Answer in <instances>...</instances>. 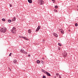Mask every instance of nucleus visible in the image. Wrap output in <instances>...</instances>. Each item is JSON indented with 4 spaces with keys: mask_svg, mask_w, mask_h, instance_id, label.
<instances>
[{
    "mask_svg": "<svg viewBox=\"0 0 78 78\" xmlns=\"http://www.w3.org/2000/svg\"><path fill=\"white\" fill-rule=\"evenodd\" d=\"M6 30L7 29L6 28H5V27H3L1 29L0 31L1 32L4 33L6 32Z\"/></svg>",
    "mask_w": 78,
    "mask_h": 78,
    "instance_id": "f257e3e1",
    "label": "nucleus"
},
{
    "mask_svg": "<svg viewBox=\"0 0 78 78\" xmlns=\"http://www.w3.org/2000/svg\"><path fill=\"white\" fill-rule=\"evenodd\" d=\"M11 32L12 34H16V30L15 27H13L12 29L11 30Z\"/></svg>",
    "mask_w": 78,
    "mask_h": 78,
    "instance_id": "f03ea898",
    "label": "nucleus"
},
{
    "mask_svg": "<svg viewBox=\"0 0 78 78\" xmlns=\"http://www.w3.org/2000/svg\"><path fill=\"white\" fill-rule=\"evenodd\" d=\"M44 2V1L42 0H39L38 1V4L40 5H43Z\"/></svg>",
    "mask_w": 78,
    "mask_h": 78,
    "instance_id": "7ed1b4c3",
    "label": "nucleus"
},
{
    "mask_svg": "<svg viewBox=\"0 0 78 78\" xmlns=\"http://www.w3.org/2000/svg\"><path fill=\"white\" fill-rule=\"evenodd\" d=\"M67 53L66 52H65L64 53H63V56L64 57L67 56Z\"/></svg>",
    "mask_w": 78,
    "mask_h": 78,
    "instance_id": "20e7f679",
    "label": "nucleus"
},
{
    "mask_svg": "<svg viewBox=\"0 0 78 78\" xmlns=\"http://www.w3.org/2000/svg\"><path fill=\"white\" fill-rule=\"evenodd\" d=\"M40 28H41L40 26H38L37 29L36 30V31H38L40 30Z\"/></svg>",
    "mask_w": 78,
    "mask_h": 78,
    "instance_id": "39448f33",
    "label": "nucleus"
},
{
    "mask_svg": "<svg viewBox=\"0 0 78 78\" xmlns=\"http://www.w3.org/2000/svg\"><path fill=\"white\" fill-rule=\"evenodd\" d=\"M59 30H60L62 34H64V30H63V29H59Z\"/></svg>",
    "mask_w": 78,
    "mask_h": 78,
    "instance_id": "423d86ee",
    "label": "nucleus"
},
{
    "mask_svg": "<svg viewBox=\"0 0 78 78\" xmlns=\"http://www.w3.org/2000/svg\"><path fill=\"white\" fill-rule=\"evenodd\" d=\"M20 51L22 53H24V51L23 49H21Z\"/></svg>",
    "mask_w": 78,
    "mask_h": 78,
    "instance_id": "0eeeda50",
    "label": "nucleus"
},
{
    "mask_svg": "<svg viewBox=\"0 0 78 78\" xmlns=\"http://www.w3.org/2000/svg\"><path fill=\"white\" fill-rule=\"evenodd\" d=\"M28 33L29 34L31 33V29H29L28 30Z\"/></svg>",
    "mask_w": 78,
    "mask_h": 78,
    "instance_id": "6e6552de",
    "label": "nucleus"
},
{
    "mask_svg": "<svg viewBox=\"0 0 78 78\" xmlns=\"http://www.w3.org/2000/svg\"><path fill=\"white\" fill-rule=\"evenodd\" d=\"M13 62H14V64H16L17 62V61L16 60H13Z\"/></svg>",
    "mask_w": 78,
    "mask_h": 78,
    "instance_id": "1a4fd4ad",
    "label": "nucleus"
},
{
    "mask_svg": "<svg viewBox=\"0 0 78 78\" xmlns=\"http://www.w3.org/2000/svg\"><path fill=\"white\" fill-rule=\"evenodd\" d=\"M16 20V18L15 17H14L12 20L13 21H15Z\"/></svg>",
    "mask_w": 78,
    "mask_h": 78,
    "instance_id": "9d476101",
    "label": "nucleus"
},
{
    "mask_svg": "<svg viewBox=\"0 0 78 78\" xmlns=\"http://www.w3.org/2000/svg\"><path fill=\"white\" fill-rule=\"evenodd\" d=\"M53 35L56 37H58V35L57 34H54Z\"/></svg>",
    "mask_w": 78,
    "mask_h": 78,
    "instance_id": "9b49d317",
    "label": "nucleus"
},
{
    "mask_svg": "<svg viewBox=\"0 0 78 78\" xmlns=\"http://www.w3.org/2000/svg\"><path fill=\"white\" fill-rule=\"evenodd\" d=\"M46 74L48 76H51V75L48 72L46 73Z\"/></svg>",
    "mask_w": 78,
    "mask_h": 78,
    "instance_id": "f8f14e48",
    "label": "nucleus"
},
{
    "mask_svg": "<svg viewBox=\"0 0 78 78\" xmlns=\"http://www.w3.org/2000/svg\"><path fill=\"white\" fill-rule=\"evenodd\" d=\"M28 2L29 3H32V1L31 0H28Z\"/></svg>",
    "mask_w": 78,
    "mask_h": 78,
    "instance_id": "ddd939ff",
    "label": "nucleus"
},
{
    "mask_svg": "<svg viewBox=\"0 0 78 78\" xmlns=\"http://www.w3.org/2000/svg\"><path fill=\"white\" fill-rule=\"evenodd\" d=\"M40 62V61L39 60H38L37 61V63L38 64H39Z\"/></svg>",
    "mask_w": 78,
    "mask_h": 78,
    "instance_id": "4468645a",
    "label": "nucleus"
},
{
    "mask_svg": "<svg viewBox=\"0 0 78 78\" xmlns=\"http://www.w3.org/2000/svg\"><path fill=\"white\" fill-rule=\"evenodd\" d=\"M23 38L24 39L26 40H27V41L29 40V39H28V38H26V37H24Z\"/></svg>",
    "mask_w": 78,
    "mask_h": 78,
    "instance_id": "2eb2a0df",
    "label": "nucleus"
},
{
    "mask_svg": "<svg viewBox=\"0 0 78 78\" xmlns=\"http://www.w3.org/2000/svg\"><path fill=\"white\" fill-rule=\"evenodd\" d=\"M54 11L55 12H58V11L57 10L54 9Z\"/></svg>",
    "mask_w": 78,
    "mask_h": 78,
    "instance_id": "dca6fc26",
    "label": "nucleus"
},
{
    "mask_svg": "<svg viewBox=\"0 0 78 78\" xmlns=\"http://www.w3.org/2000/svg\"><path fill=\"white\" fill-rule=\"evenodd\" d=\"M2 20L4 22V21H5V19H4V18H3V19H2Z\"/></svg>",
    "mask_w": 78,
    "mask_h": 78,
    "instance_id": "f3484780",
    "label": "nucleus"
},
{
    "mask_svg": "<svg viewBox=\"0 0 78 78\" xmlns=\"http://www.w3.org/2000/svg\"><path fill=\"white\" fill-rule=\"evenodd\" d=\"M8 22H9V23H11V20H8Z\"/></svg>",
    "mask_w": 78,
    "mask_h": 78,
    "instance_id": "a211bd4d",
    "label": "nucleus"
},
{
    "mask_svg": "<svg viewBox=\"0 0 78 78\" xmlns=\"http://www.w3.org/2000/svg\"><path fill=\"white\" fill-rule=\"evenodd\" d=\"M20 37L21 38H24V37H23V36H20Z\"/></svg>",
    "mask_w": 78,
    "mask_h": 78,
    "instance_id": "6ab92c4d",
    "label": "nucleus"
},
{
    "mask_svg": "<svg viewBox=\"0 0 78 78\" xmlns=\"http://www.w3.org/2000/svg\"><path fill=\"white\" fill-rule=\"evenodd\" d=\"M75 25L76 27H77L78 26V24H77V23H76Z\"/></svg>",
    "mask_w": 78,
    "mask_h": 78,
    "instance_id": "aec40b11",
    "label": "nucleus"
},
{
    "mask_svg": "<svg viewBox=\"0 0 78 78\" xmlns=\"http://www.w3.org/2000/svg\"><path fill=\"white\" fill-rule=\"evenodd\" d=\"M56 76H57V77H58V76L59 75V74H58V73H56Z\"/></svg>",
    "mask_w": 78,
    "mask_h": 78,
    "instance_id": "412c9836",
    "label": "nucleus"
},
{
    "mask_svg": "<svg viewBox=\"0 0 78 78\" xmlns=\"http://www.w3.org/2000/svg\"><path fill=\"white\" fill-rule=\"evenodd\" d=\"M58 6L57 5H55V8L56 9L57 8H58Z\"/></svg>",
    "mask_w": 78,
    "mask_h": 78,
    "instance_id": "4be33fe9",
    "label": "nucleus"
},
{
    "mask_svg": "<svg viewBox=\"0 0 78 78\" xmlns=\"http://www.w3.org/2000/svg\"><path fill=\"white\" fill-rule=\"evenodd\" d=\"M41 61V63H42V64H44V62L43 61Z\"/></svg>",
    "mask_w": 78,
    "mask_h": 78,
    "instance_id": "5701e85b",
    "label": "nucleus"
},
{
    "mask_svg": "<svg viewBox=\"0 0 78 78\" xmlns=\"http://www.w3.org/2000/svg\"><path fill=\"white\" fill-rule=\"evenodd\" d=\"M58 45H59L60 46H62V45H61V44H60V43H58Z\"/></svg>",
    "mask_w": 78,
    "mask_h": 78,
    "instance_id": "b1692460",
    "label": "nucleus"
},
{
    "mask_svg": "<svg viewBox=\"0 0 78 78\" xmlns=\"http://www.w3.org/2000/svg\"><path fill=\"white\" fill-rule=\"evenodd\" d=\"M52 1H53V3H54L55 2V0H52Z\"/></svg>",
    "mask_w": 78,
    "mask_h": 78,
    "instance_id": "393cba45",
    "label": "nucleus"
},
{
    "mask_svg": "<svg viewBox=\"0 0 78 78\" xmlns=\"http://www.w3.org/2000/svg\"><path fill=\"white\" fill-rule=\"evenodd\" d=\"M44 73H45L46 74V73H47V72H46V71H45V70L44 71V72H43Z\"/></svg>",
    "mask_w": 78,
    "mask_h": 78,
    "instance_id": "a878e982",
    "label": "nucleus"
},
{
    "mask_svg": "<svg viewBox=\"0 0 78 78\" xmlns=\"http://www.w3.org/2000/svg\"><path fill=\"white\" fill-rule=\"evenodd\" d=\"M27 52H24V54H27Z\"/></svg>",
    "mask_w": 78,
    "mask_h": 78,
    "instance_id": "bb28decb",
    "label": "nucleus"
},
{
    "mask_svg": "<svg viewBox=\"0 0 78 78\" xmlns=\"http://www.w3.org/2000/svg\"><path fill=\"white\" fill-rule=\"evenodd\" d=\"M12 55V53H11L9 55V56H11Z\"/></svg>",
    "mask_w": 78,
    "mask_h": 78,
    "instance_id": "cd10ccee",
    "label": "nucleus"
},
{
    "mask_svg": "<svg viewBox=\"0 0 78 78\" xmlns=\"http://www.w3.org/2000/svg\"><path fill=\"white\" fill-rule=\"evenodd\" d=\"M45 41V40H43V42L44 43Z\"/></svg>",
    "mask_w": 78,
    "mask_h": 78,
    "instance_id": "c85d7f7f",
    "label": "nucleus"
},
{
    "mask_svg": "<svg viewBox=\"0 0 78 78\" xmlns=\"http://www.w3.org/2000/svg\"><path fill=\"white\" fill-rule=\"evenodd\" d=\"M43 77V78H46V77L44 76Z\"/></svg>",
    "mask_w": 78,
    "mask_h": 78,
    "instance_id": "c756f323",
    "label": "nucleus"
},
{
    "mask_svg": "<svg viewBox=\"0 0 78 78\" xmlns=\"http://www.w3.org/2000/svg\"><path fill=\"white\" fill-rule=\"evenodd\" d=\"M10 7H11L12 6V5L10 4Z\"/></svg>",
    "mask_w": 78,
    "mask_h": 78,
    "instance_id": "7c9ffc66",
    "label": "nucleus"
},
{
    "mask_svg": "<svg viewBox=\"0 0 78 78\" xmlns=\"http://www.w3.org/2000/svg\"><path fill=\"white\" fill-rule=\"evenodd\" d=\"M44 70H43V69H42V72H44Z\"/></svg>",
    "mask_w": 78,
    "mask_h": 78,
    "instance_id": "2f4dec72",
    "label": "nucleus"
},
{
    "mask_svg": "<svg viewBox=\"0 0 78 78\" xmlns=\"http://www.w3.org/2000/svg\"><path fill=\"white\" fill-rule=\"evenodd\" d=\"M59 78H61V76H60V75H59Z\"/></svg>",
    "mask_w": 78,
    "mask_h": 78,
    "instance_id": "473e14b6",
    "label": "nucleus"
},
{
    "mask_svg": "<svg viewBox=\"0 0 78 78\" xmlns=\"http://www.w3.org/2000/svg\"><path fill=\"white\" fill-rule=\"evenodd\" d=\"M28 55V56H29V57H30V55Z\"/></svg>",
    "mask_w": 78,
    "mask_h": 78,
    "instance_id": "72a5a7b5",
    "label": "nucleus"
},
{
    "mask_svg": "<svg viewBox=\"0 0 78 78\" xmlns=\"http://www.w3.org/2000/svg\"><path fill=\"white\" fill-rule=\"evenodd\" d=\"M54 78H56V77L55 76V77H54Z\"/></svg>",
    "mask_w": 78,
    "mask_h": 78,
    "instance_id": "f704fd0d",
    "label": "nucleus"
},
{
    "mask_svg": "<svg viewBox=\"0 0 78 78\" xmlns=\"http://www.w3.org/2000/svg\"><path fill=\"white\" fill-rule=\"evenodd\" d=\"M69 31H70V30H69Z\"/></svg>",
    "mask_w": 78,
    "mask_h": 78,
    "instance_id": "c9c22d12",
    "label": "nucleus"
},
{
    "mask_svg": "<svg viewBox=\"0 0 78 78\" xmlns=\"http://www.w3.org/2000/svg\"><path fill=\"white\" fill-rule=\"evenodd\" d=\"M43 59H44V58H43Z\"/></svg>",
    "mask_w": 78,
    "mask_h": 78,
    "instance_id": "e433bc0d",
    "label": "nucleus"
},
{
    "mask_svg": "<svg viewBox=\"0 0 78 78\" xmlns=\"http://www.w3.org/2000/svg\"><path fill=\"white\" fill-rule=\"evenodd\" d=\"M77 7H78V5L77 6Z\"/></svg>",
    "mask_w": 78,
    "mask_h": 78,
    "instance_id": "4c0bfd02",
    "label": "nucleus"
},
{
    "mask_svg": "<svg viewBox=\"0 0 78 78\" xmlns=\"http://www.w3.org/2000/svg\"><path fill=\"white\" fill-rule=\"evenodd\" d=\"M11 70L10 69V70Z\"/></svg>",
    "mask_w": 78,
    "mask_h": 78,
    "instance_id": "58836bf2",
    "label": "nucleus"
},
{
    "mask_svg": "<svg viewBox=\"0 0 78 78\" xmlns=\"http://www.w3.org/2000/svg\"><path fill=\"white\" fill-rule=\"evenodd\" d=\"M77 10H78V9H77Z\"/></svg>",
    "mask_w": 78,
    "mask_h": 78,
    "instance_id": "ea45409f",
    "label": "nucleus"
}]
</instances>
